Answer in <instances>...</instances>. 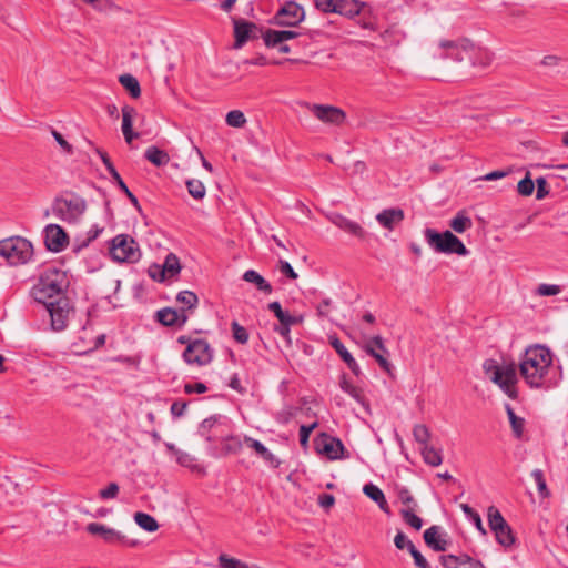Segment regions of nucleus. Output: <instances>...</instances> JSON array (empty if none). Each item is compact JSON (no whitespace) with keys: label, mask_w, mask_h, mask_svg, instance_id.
Returning a JSON list of instances; mask_svg holds the SVG:
<instances>
[{"label":"nucleus","mask_w":568,"mask_h":568,"mask_svg":"<svg viewBox=\"0 0 568 568\" xmlns=\"http://www.w3.org/2000/svg\"><path fill=\"white\" fill-rule=\"evenodd\" d=\"M506 412L514 436L517 439H520L524 434L525 419L523 417L517 416L510 405H506Z\"/></svg>","instance_id":"c85d7f7f"},{"label":"nucleus","mask_w":568,"mask_h":568,"mask_svg":"<svg viewBox=\"0 0 568 568\" xmlns=\"http://www.w3.org/2000/svg\"><path fill=\"white\" fill-rule=\"evenodd\" d=\"M268 49H275L280 53H294L296 57L288 59L292 62H306L303 57H313L314 51H306L305 45L296 42V38H262Z\"/></svg>","instance_id":"9b49d317"},{"label":"nucleus","mask_w":568,"mask_h":568,"mask_svg":"<svg viewBox=\"0 0 568 568\" xmlns=\"http://www.w3.org/2000/svg\"><path fill=\"white\" fill-rule=\"evenodd\" d=\"M484 369L486 374H491V381L497 384L508 397H517V372L515 364L500 367L496 365L494 361H486L484 363Z\"/></svg>","instance_id":"0eeeda50"},{"label":"nucleus","mask_w":568,"mask_h":568,"mask_svg":"<svg viewBox=\"0 0 568 568\" xmlns=\"http://www.w3.org/2000/svg\"><path fill=\"white\" fill-rule=\"evenodd\" d=\"M69 242L68 234L58 224H49L44 229V243L49 251L61 252Z\"/></svg>","instance_id":"dca6fc26"},{"label":"nucleus","mask_w":568,"mask_h":568,"mask_svg":"<svg viewBox=\"0 0 568 568\" xmlns=\"http://www.w3.org/2000/svg\"><path fill=\"white\" fill-rule=\"evenodd\" d=\"M413 436H414V439L419 445H422V447H425L428 445V442L430 439V430L426 425L417 424L413 428Z\"/></svg>","instance_id":"4c0bfd02"},{"label":"nucleus","mask_w":568,"mask_h":568,"mask_svg":"<svg viewBox=\"0 0 568 568\" xmlns=\"http://www.w3.org/2000/svg\"><path fill=\"white\" fill-rule=\"evenodd\" d=\"M414 507H405L400 509V516L403 520L415 530H419L423 526V520L415 514Z\"/></svg>","instance_id":"f704fd0d"},{"label":"nucleus","mask_w":568,"mask_h":568,"mask_svg":"<svg viewBox=\"0 0 568 568\" xmlns=\"http://www.w3.org/2000/svg\"><path fill=\"white\" fill-rule=\"evenodd\" d=\"M242 449V442L239 436H229L224 439L223 450L226 454H237Z\"/></svg>","instance_id":"49530a36"},{"label":"nucleus","mask_w":568,"mask_h":568,"mask_svg":"<svg viewBox=\"0 0 568 568\" xmlns=\"http://www.w3.org/2000/svg\"><path fill=\"white\" fill-rule=\"evenodd\" d=\"M561 292V287L556 284H540L537 293L541 296H554Z\"/></svg>","instance_id":"3c124183"},{"label":"nucleus","mask_w":568,"mask_h":568,"mask_svg":"<svg viewBox=\"0 0 568 568\" xmlns=\"http://www.w3.org/2000/svg\"><path fill=\"white\" fill-rule=\"evenodd\" d=\"M361 7L359 3L355 0H337L335 13L345 16V17H354L359 14Z\"/></svg>","instance_id":"bb28decb"},{"label":"nucleus","mask_w":568,"mask_h":568,"mask_svg":"<svg viewBox=\"0 0 568 568\" xmlns=\"http://www.w3.org/2000/svg\"><path fill=\"white\" fill-rule=\"evenodd\" d=\"M337 0H314L315 7L323 12L335 13Z\"/></svg>","instance_id":"4d7b16f0"},{"label":"nucleus","mask_w":568,"mask_h":568,"mask_svg":"<svg viewBox=\"0 0 568 568\" xmlns=\"http://www.w3.org/2000/svg\"><path fill=\"white\" fill-rule=\"evenodd\" d=\"M535 183L530 178V173L528 172L526 176L518 182L517 191L523 196H530L534 192Z\"/></svg>","instance_id":"de8ad7c7"},{"label":"nucleus","mask_w":568,"mask_h":568,"mask_svg":"<svg viewBox=\"0 0 568 568\" xmlns=\"http://www.w3.org/2000/svg\"><path fill=\"white\" fill-rule=\"evenodd\" d=\"M440 57H450L456 61L467 59L473 65L486 67L491 62L493 55L486 49L476 47L469 38L443 39L438 43Z\"/></svg>","instance_id":"f03ea898"},{"label":"nucleus","mask_w":568,"mask_h":568,"mask_svg":"<svg viewBox=\"0 0 568 568\" xmlns=\"http://www.w3.org/2000/svg\"><path fill=\"white\" fill-rule=\"evenodd\" d=\"M320 453L325 454L329 459L342 458L344 452V445L341 439L323 435L321 443L317 444Z\"/></svg>","instance_id":"a211bd4d"},{"label":"nucleus","mask_w":568,"mask_h":568,"mask_svg":"<svg viewBox=\"0 0 568 568\" xmlns=\"http://www.w3.org/2000/svg\"><path fill=\"white\" fill-rule=\"evenodd\" d=\"M552 363L550 351L542 345H534L525 351L519 364L523 378L530 387L539 388Z\"/></svg>","instance_id":"f257e3e1"},{"label":"nucleus","mask_w":568,"mask_h":568,"mask_svg":"<svg viewBox=\"0 0 568 568\" xmlns=\"http://www.w3.org/2000/svg\"><path fill=\"white\" fill-rule=\"evenodd\" d=\"M65 274L54 266H48L40 275L34 287L36 300L43 303L45 298L60 297L64 288Z\"/></svg>","instance_id":"39448f33"},{"label":"nucleus","mask_w":568,"mask_h":568,"mask_svg":"<svg viewBox=\"0 0 568 568\" xmlns=\"http://www.w3.org/2000/svg\"><path fill=\"white\" fill-rule=\"evenodd\" d=\"M119 485L116 483H110L104 489L99 491L101 499H113L119 494Z\"/></svg>","instance_id":"864d4df0"},{"label":"nucleus","mask_w":568,"mask_h":568,"mask_svg":"<svg viewBox=\"0 0 568 568\" xmlns=\"http://www.w3.org/2000/svg\"><path fill=\"white\" fill-rule=\"evenodd\" d=\"M52 135L57 143L67 152L72 153V145L63 138L61 133L55 130H52Z\"/></svg>","instance_id":"e2e57ef3"},{"label":"nucleus","mask_w":568,"mask_h":568,"mask_svg":"<svg viewBox=\"0 0 568 568\" xmlns=\"http://www.w3.org/2000/svg\"><path fill=\"white\" fill-rule=\"evenodd\" d=\"M439 561L445 568H462L470 561V556L466 554L460 556L443 555L440 556Z\"/></svg>","instance_id":"7c9ffc66"},{"label":"nucleus","mask_w":568,"mask_h":568,"mask_svg":"<svg viewBox=\"0 0 568 568\" xmlns=\"http://www.w3.org/2000/svg\"><path fill=\"white\" fill-rule=\"evenodd\" d=\"M328 343L344 362H349V359H352V354L335 334L328 336Z\"/></svg>","instance_id":"ea45409f"},{"label":"nucleus","mask_w":568,"mask_h":568,"mask_svg":"<svg viewBox=\"0 0 568 568\" xmlns=\"http://www.w3.org/2000/svg\"><path fill=\"white\" fill-rule=\"evenodd\" d=\"M144 156L148 161H150L155 166H163L169 163L170 156L169 154L159 149L158 146H150L145 150Z\"/></svg>","instance_id":"a878e982"},{"label":"nucleus","mask_w":568,"mask_h":568,"mask_svg":"<svg viewBox=\"0 0 568 568\" xmlns=\"http://www.w3.org/2000/svg\"><path fill=\"white\" fill-rule=\"evenodd\" d=\"M449 226L457 233H464L473 226V222L464 212H458L456 216L452 219Z\"/></svg>","instance_id":"72a5a7b5"},{"label":"nucleus","mask_w":568,"mask_h":568,"mask_svg":"<svg viewBox=\"0 0 568 568\" xmlns=\"http://www.w3.org/2000/svg\"><path fill=\"white\" fill-rule=\"evenodd\" d=\"M176 301L185 306L186 310L195 308L199 298L197 295L191 291H182L178 294Z\"/></svg>","instance_id":"79ce46f5"},{"label":"nucleus","mask_w":568,"mask_h":568,"mask_svg":"<svg viewBox=\"0 0 568 568\" xmlns=\"http://www.w3.org/2000/svg\"><path fill=\"white\" fill-rule=\"evenodd\" d=\"M181 271L180 260L173 253H170L160 270V282L164 281L165 276L173 277Z\"/></svg>","instance_id":"393cba45"},{"label":"nucleus","mask_w":568,"mask_h":568,"mask_svg":"<svg viewBox=\"0 0 568 568\" xmlns=\"http://www.w3.org/2000/svg\"><path fill=\"white\" fill-rule=\"evenodd\" d=\"M439 526H432L424 531L425 544L435 551H445L449 546V541L442 537Z\"/></svg>","instance_id":"412c9836"},{"label":"nucleus","mask_w":568,"mask_h":568,"mask_svg":"<svg viewBox=\"0 0 568 568\" xmlns=\"http://www.w3.org/2000/svg\"><path fill=\"white\" fill-rule=\"evenodd\" d=\"M159 323L164 326H175L178 323V310L165 307L159 310L155 315Z\"/></svg>","instance_id":"473e14b6"},{"label":"nucleus","mask_w":568,"mask_h":568,"mask_svg":"<svg viewBox=\"0 0 568 568\" xmlns=\"http://www.w3.org/2000/svg\"><path fill=\"white\" fill-rule=\"evenodd\" d=\"M85 210V200L71 192L55 197L52 203L53 215L65 223H77Z\"/></svg>","instance_id":"7ed1b4c3"},{"label":"nucleus","mask_w":568,"mask_h":568,"mask_svg":"<svg viewBox=\"0 0 568 568\" xmlns=\"http://www.w3.org/2000/svg\"><path fill=\"white\" fill-rule=\"evenodd\" d=\"M328 219L335 226L343 230L344 232L349 233L358 239L365 237V231L357 222H354L338 213L331 214Z\"/></svg>","instance_id":"6ab92c4d"},{"label":"nucleus","mask_w":568,"mask_h":568,"mask_svg":"<svg viewBox=\"0 0 568 568\" xmlns=\"http://www.w3.org/2000/svg\"><path fill=\"white\" fill-rule=\"evenodd\" d=\"M403 220L404 211L398 207L385 209L376 215V221L389 231H393Z\"/></svg>","instance_id":"aec40b11"},{"label":"nucleus","mask_w":568,"mask_h":568,"mask_svg":"<svg viewBox=\"0 0 568 568\" xmlns=\"http://www.w3.org/2000/svg\"><path fill=\"white\" fill-rule=\"evenodd\" d=\"M420 454L423 456L424 462L433 467H437L442 464L443 457L440 450L436 449L433 446H425L420 448Z\"/></svg>","instance_id":"2f4dec72"},{"label":"nucleus","mask_w":568,"mask_h":568,"mask_svg":"<svg viewBox=\"0 0 568 568\" xmlns=\"http://www.w3.org/2000/svg\"><path fill=\"white\" fill-rule=\"evenodd\" d=\"M216 422H217L216 416H211V417L205 418L199 427V434L201 436L206 437L207 440H211V438H210V436H207V434L212 429V427L216 424Z\"/></svg>","instance_id":"603ef678"},{"label":"nucleus","mask_w":568,"mask_h":568,"mask_svg":"<svg viewBox=\"0 0 568 568\" xmlns=\"http://www.w3.org/2000/svg\"><path fill=\"white\" fill-rule=\"evenodd\" d=\"M537 184V192H536V199L542 200L549 194V185L545 178L540 176L536 180Z\"/></svg>","instance_id":"5fc2aeb1"},{"label":"nucleus","mask_w":568,"mask_h":568,"mask_svg":"<svg viewBox=\"0 0 568 568\" xmlns=\"http://www.w3.org/2000/svg\"><path fill=\"white\" fill-rule=\"evenodd\" d=\"M119 82L123 85V88L130 93L133 99H138L141 95V87L135 77L132 74L125 73L120 75Z\"/></svg>","instance_id":"cd10ccee"},{"label":"nucleus","mask_w":568,"mask_h":568,"mask_svg":"<svg viewBox=\"0 0 568 568\" xmlns=\"http://www.w3.org/2000/svg\"><path fill=\"white\" fill-rule=\"evenodd\" d=\"M280 325L292 326L302 323V316H293L288 312L283 311L277 317Z\"/></svg>","instance_id":"8fccbe9b"},{"label":"nucleus","mask_w":568,"mask_h":568,"mask_svg":"<svg viewBox=\"0 0 568 568\" xmlns=\"http://www.w3.org/2000/svg\"><path fill=\"white\" fill-rule=\"evenodd\" d=\"M134 520L139 527H141L148 532H154L159 528V524L155 520V518L146 513H135Z\"/></svg>","instance_id":"c756f323"},{"label":"nucleus","mask_w":568,"mask_h":568,"mask_svg":"<svg viewBox=\"0 0 568 568\" xmlns=\"http://www.w3.org/2000/svg\"><path fill=\"white\" fill-rule=\"evenodd\" d=\"M231 329H232V334H233V338L244 345L248 342V333H247V329L240 325L236 321H233L231 323Z\"/></svg>","instance_id":"a18cd8bd"},{"label":"nucleus","mask_w":568,"mask_h":568,"mask_svg":"<svg viewBox=\"0 0 568 568\" xmlns=\"http://www.w3.org/2000/svg\"><path fill=\"white\" fill-rule=\"evenodd\" d=\"M116 185L120 187V190L128 196L130 202L133 204L134 207L140 210V204L138 201V197L129 190L124 181L121 179V182H116Z\"/></svg>","instance_id":"680f3d73"},{"label":"nucleus","mask_w":568,"mask_h":568,"mask_svg":"<svg viewBox=\"0 0 568 568\" xmlns=\"http://www.w3.org/2000/svg\"><path fill=\"white\" fill-rule=\"evenodd\" d=\"M110 255L120 263H136L141 257V251L132 236L119 234L111 241Z\"/></svg>","instance_id":"6e6552de"},{"label":"nucleus","mask_w":568,"mask_h":568,"mask_svg":"<svg viewBox=\"0 0 568 568\" xmlns=\"http://www.w3.org/2000/svg\"><path fill=\"white\" fill-rule=\"evenodd\" d=\"M243 280L248 283H253L256 288L265 294L273 292L272 285L256 271L247 270L243 274Z\"/></svg>","instance_id":"b1692460"},{"label":"nucleus","mask_w":568,"mask_h":568,"mask_svg":"<svg viewBox=\"0 0 568 568\" xmlns=\"http://www.w3.org/2000/svg\"><path fill=\"white\" fill-rule=\"evenodd\" d=\"M367 343H371V345L375 348V351L388 354V351L385 347L383 338H382L381 335H376V336L371 337L367 341Z\"/></svg>","instance_id":"69168bd1"},{"label":"nucleus","mask_w":568,"mask_h":568,"mask_svg":"<svg viewBox=\"0 0 568 568\" xmlns=\"http://www.w3.org/2000/svg\"><path fill=\"white\" fill-rule=\"evenodd\" d=\"M206 390H207V387L203 383L185 384L184 385V392L186 394H193V393L203 394Z\"/></svg>","instance_id":"0e129e2a"},{"label":"nucleus","mask_w":568,"mask_h":568,"mask_svg":"<svg viewBox=\"0 0 568 568\" xmlns=\"http://www.w3.org/2000/svg\"><path fill=\"white\" fill-rule=\"evenodd\" d=\"M306 106L316 119L324 123L342 125L346 120V113L337 106L311 103H306Z\"/></svg>","instance_id":"2eb2a0df"},{"label":"nucleus","mask_w":568,"mask_h":568,"mask_svg":"<svg viewBox=\"0 0 568 568\" xmlns=\"http://www.w3.org/2000/svg\"><path fill=\"white\" fill-rule=\"evenodd\" d=\"M398 498L402 501L403 505L406 507H414L416 509L418 507V504L409 489L403 487L398 490Z\"/></svg>","instance_id":"09e8293b"},{"label":"nucleus","mask_w":568,"mask_h":568,"mask_svg":"<svg viewBox=\"0 0 568 568\" xmlns=\"http://www.w3.org/2000/svg\"><path fill=\"white\" fill-rule=\"evenodd\" d=\"M225 122L229 126L240 129L246 124V118L242 111L232 110L227 112L225 116Z\"/></svg>","instance_id":"58836bf2"},{"label":"nucleus","mask_w":568,"mask_h":568,"mask_svg":"<svg viewBox=\"0 0 568 568\" xmlns=\"http://www.w3.org/2000/svg\"><path fill=\"white\" fill-rule=\"evenodd\" d=\"M332 305V301L329 298H324L318 305H317V315L321 317H327L329 313V307Z\"/></svg>","instance_id":"774afa93"},{"label":"nucleus","mask_w":568,"mask_h":568,"mask_svg":"<svg viewBox=\"0 0 568 568\" xmlns=\"http://www.w3.org/2000/svg\"><path fill=\"white\" fill-rule=\"evenodd\" d=\"M488 526L491 532L495 535L496 541L505 547L511 548L516 544L515 534L505 520L499 509L495 506H489L487 509Z\"/></svg>","instance_id":"1a4fd4ad"},{"label":"nucleus","mask_w":568,"mask_h":568,"mask_svg":"<svg viewBox=\"0 0 568 568\" xmlns=\"http://www.w3.org/2000/svg\"><path fill=\"white\" fill-rule=\"evenodd\" d=\"M339 385H341V388L345 393L349 394L355 400H357L361 404L364 403L362 389L356 387V386H354L349 381L346 379L345 376H343Z\"/></svg>","instance_id":"37998d69"},{"label":"nucleus","mask_w":568,"mask_h":568,"mask_svg":"<svg viewBox=\"0 0 568 568\" xmlns=\"http://www.w3.org/2000/svg\"><path fill=\"white\" fill-rule=\"evenodd\" d=\"M305 18L302 6L295 1H286L274 16V21L278 26L295 27Z\"/></svg>","instance_id":"4468645a"},{"label":"nucleus","mask_w":568,"mask_h":568,"mask_svg":"<svg viewBox=\"0 0 568 568\" xmlns=\"http://www.w3.org/2000/svg\"><path fill=\"white\" fill-rule=\"evenodd\" d=\"M424 236L427 244L437 253L457 254L460 256L469 255V250L450 231L439 233L434 229H425Z\"/></svg>","instance_id":"20e7f679"},{"label":"nucleus","mask_w":568,"mask_h":568,"mask_svg":"<svg viewBox=\"0 0 568 568\" xmlns=\"http://www.w3.org/2000/svg\"><path fill=\"white\" fill-rule=\"evenodd\" d=\"M278 271L291 280H296L298 277L297 273L287 261H278Z\"/></svg>","instance_id":"13d9d810"},{"label":"nucleus","mask_w":568,"mask_h":568,"mask_svg":"<svg viewBox=\"0 0 568 568\" xmlns=\"http://www.w3.org/2000/svg\"><path fill=\"white\" fill-rule=\"evenodd\" d=\"M43 306L50 316L51 328L54 332L64 331L68 326L72 307L67 297L60 296L55 301H43Z\"/></svg>","instance_id":"9d476101"},{"label":"nucleus","mask_w":568,"mask_h":568,"mask_svg":"<svg viewBox=\"0 0 568 568\" xmlns=\"http://www.w3.org/2000/svg\"><path fill=\"white\" fill-rule=\"evenodd\" d=\"M317 427V423H313L312 425H302L300 427V443L302 446H305L308 442L310 435L312 430Z\"/></svg>","instance_id":"052dcab7"},{"label":"nucleus","mask_w":568,"mask_h":568,"mask_svg":"<svg viewBox=\"0 0 568 568\" xmlns=\"http://www.w3.org/2000/svg\"><path fill=\"white\" fill-rule=\"evenodd\" d=\"M0 256L11 265L28 263L33 256V246L27 239L14 236L0 241Z\"/></svg>","instance_id":"423d86ee"},{"label":"nucleus","mask_w":568,"mask_h":568,"mask_svg":"<svg viewBox=\"0 0 568 568\" xmlns=\"http://www.w3.org/2000/svg\"><path fill=\"white\" fill-rule=\"evenodd\" d=\"M394 544L396 546L397 549H404V548H407V550L410 549L412 546H414V544L412 542V540H409L406 535L402 531H398L394 538Z\"/></svg>","instance_id":"bf43d9fd"},{"label":"nucleus","mask_w":568,"mask_h":568,"mask_svg":"<svg viewBox=\"0 0 568 568\" xmlns=\"http://www.w3.org/2000/svg\"><path fill=\"white\" fill-rule=\"evenodd\" d=\"M531 477L534 478V480L537 485V490H538L539 496L542 498L549 497L550 491L547 487L542 470L534 469L531 471Z\"/></svg>","instance_id":"a19ab883"},{"label":"nucleus","mask_w":568,"mask_h":568,"mask_svg":"<svg viewBox=\"0 0 568 568\" xmlns=\"http://www.w3.org/2000/svg\"><path fill=\"white\" fill-rule=\"evenodd\" d=\"M244 443L256 452L266 463L273 467H278L281 462L257 439L250 436H244Z\"/></svg>","instance_id":"4be33fe9"},{"label":"nucleus","mask_w":568,"mask_h":568,"mask_svg":"<svg viewBox=\"0 0 568 568\" xmlns=\"http://www.w3.org/2000/svg\"><path fill=\"white\" fill-rule=\"evenodd\" d=\"M234 33L233 36H301L293 30H273L262 28L255 22L247 21L242 18H233Z\"/></svg>","instance_id":"ddd939ff"},{"label":"nucleus","mask_w":568,"mask_h":568,"mask_svg":"<svg viewBox=\"0 0 568 568\" xmlns=\"http://www.w3.org/2000/svg\"><path fill=\"white\" fill-rule=\"evenodd\" d=\"M363 493L371 498L373 501H375L378 507L387 515L390 514L388 503L385 498V495L381 488H378L374 484H366L363 488Z\"/></svg>","instance_id":"5701e85b"},{"label":"nucleus","mask_w":568,"mask_h":568,"mask_svg":"<svg viewBox=\"0 0 568 568\" xmlns=\"http://www.w3.org/2000/svg\"><path fill=\"white\" fill-rule=\"evenodd\" d=\"M186 189L189 194L195 200H202L206 194V189L203 182L196 179L187 180Z\"/></svg>","instance_id":"e433bc0d"},{"label":"nucleus","mask_w":568,"mask_h":568,"mask_svg":"<svg viewBox=\"0 0 568 568\" xmlns=\"http://www.w3.org/2000/svg\"><path fill=\"white\" fill-rule=\"evenodd\" d=\"M136 111L131 105H124L122 108V132L129 133V130H132L133 125V118L135 115Z\"/></svg>","instance_id":"c03bdc74"},{"label":"nucleus","mask_w":568,"mask_h":568,"mask_svg":"<svg viewBox=\"0 0 568 568\" xmlns=\"http://www.w3.org/2000/svg\"><path fill=\"white\" fill-rule=\"evenodd\" d=\"M186 407H187L186 402L176 400L171 405V414L174 417H181L184 414Z\"/></svg>","instance_id":"338daca9"},{"label":"nucleus","mask_w":568,"mask_h":568,"mask_svg":"<svg viewBox=\"0 0 568 568\" xmlns=\"http://www.w3.org/2000/svg\"><path fill=\"white\" fill-rule=\"evenodd\" d=\"M364 349L368 355H371L372 357H374L377 361V363L379 364V366L383 371L390 374L393 366L388 362V359L384 356L385 353L375 351V348L371 345V343H366Z\"/></svg>","instance_id":"c9c22d12"},{"label":"nucleus","mask_w":568,"mask_h":568,"mask_svg":"<svg viewBox=\"0 0 568 568\" xmlns=\"http://www.w3.org/2000/svg\"><path fill=\"white\" fill-rule=\"evenodd\" d=\"M87 531L91 535H99L108 544H126L128 540L120 531L109 528L103 524L90 523Z\"/></svg>","instance_id":"f3484780"},{"label":"nucleus","mask_w":568,"mask_h":568,"mask_svg":"<svg viewBox=\"0 0 568 568\" xmlns=\"http://www.w3.org/2000/svg\"><path fill=\"white\" fill-rule=\"evenodd\" d=\"M182 357L187 365L202 367L213 361L214 349L206 339H194L192 344L185 347Z\"/></svg>","instance_id":"f8f14e48"},{"label":"nucleus","mask_w":568,"mask_h":568,"mask_svg":"<svg viewBox=\"0 0 568 568\" xmlns=\"http://www.w3.org/2000/svg\"><path fill=\"white\" fill-rule=\"evenodd\" d=\"M414 558V562L418 568H432L425 557L417 550L415 546H412L408 550Z\"/></svg>","instance_id":"6e6d98bb"}]
</instances>
